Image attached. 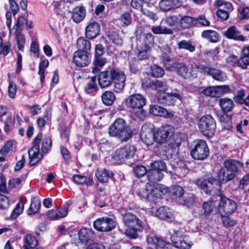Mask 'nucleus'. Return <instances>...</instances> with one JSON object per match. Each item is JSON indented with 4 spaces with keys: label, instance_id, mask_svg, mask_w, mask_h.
I'll return each instance as SVG.
<instances>
[{
    "label": "nucleus",
    "instance_id": "1",
    "mask_svg": "<svg viewBox=\"0 0 249 249\" xmlns=\"http://www.w3.org/2000/svg\"><path fill=\"white\" fill-rule=\"evenodd\" d=\"M109 136L126 142L132 137V132L126 122L122 118L117 119L109 127Z\"/></svg>",
    "mask_w": 249,
    "mask_h": 249
},
{
    "label": "nucleus",
    "instance_id": "2",
    "mask_svg": "<svg viewBox=\"0 0 249 249\" xmlns=\"http://www.w3.org/2000/svg\"><path fill=\"white\" fill-rule=\"evenodd\" d=\"M167 191V188L161 184H157L156 187L147 183L143 189L139 190L137 195L142 200L155 202V198H160Z\"/></svg>",
    "mask_w": 249,
    "mask_h": 249
},
{
    "label": "nucleus",
    "instance_id": "3",
    "mask_svg": "<svg viewBox=\"0 0 249 249\" xmlns=\"http://www.w3.org/2000/svg\"><path fill=\"white\" fill-rule=\"evenodd\" d=\"M123 221L125 226L124 234L130 238H135L137 231L142 229V221L136 215L129 212L123 215Z\"/></svg>",
    "mask_w": 249,
    "mask_h": 249
},
{
    "label": "nucleus",
    "instance_id": "4",
    "mask_svg": "<svg viewBox=\"0 0 249 249\" xmlns=\"http://www.w3.org/2000/svg\"><path fill=\"white\" fill-rule=\"evenodd\" d=\"M174 128L170 125L161 126L155 129V142L159 144H163L171 141L168 146L171 149H175L178 146V143L175 141L172 142V137L174 134Z\"/></svg>",
    "mask_w": 249,
    "mask_h": 249
},
{
    "label": "nucleus",
    "instance_id": "5",
    "mask_svg": "<svg viewBox=\"0 0 249 249\" xmlns=\"http://www.w3.org/2000/svg\"><path fill=\"white\" fill-rule=\"evenodd\" d=\"M150 165L151 169L147 172L148 183L156 187L158 184L156 183L163 178L162 171L165 170L166 165L161 160L155 161L152 162Z\"/></svg>",
    "mask_w": 249,
    "mask_h": 249
},
{
    "label": "nucleus",
    "instance_id": "6",
    "mask_svg": "<svg viewBox=\"0 0 249 249\" xmlns=\"http://www.w3.org/2000/svg\"><path fill=\"white\" fill-rule=\"evenodd\" d=\"M190 154L196 160H203L209 155V150L206 142L202 140H196L192 144Z\"/></svg>",
    "mask_w": 249,
    "mask_h": 249
},
{
    "label": "nucleus",
    "instance_id": "7",
    "mask_svg": "<svg viewBox=\"0 0 249 249\" xmlns=\"http://www.w3.org/2000/svg\"><path fill=\"white\" fill-rule=\"evenodd\" d=\"M198 125L199 130L204 136L211 138L213 135L216 128V122L211 115H207L201 117Z\"/></svg>",
    "mask_w": 249,
    "mask_h": 249
},
{
    "label": "nucleus",
    "instance_id": "8",
    "mask_svg": "<svg viewBox=\"0 0 249 249\" xmlns=\"http://www.w3.org/2000/svg\"><path fill=\"white\" fill-rule=\"evenodd\" d=\"M170 238L174 247L179 249H190L193 245V243L188 240V236L179 230H173Z\"/></svg>",
    "mask_w": 249,
    "mask_h": 249
},
{
    "label": "nucleus",
    "instance_id": "9",
    "mask_svg": "<svg viewBox=\"0 0 249 249\" xmlns=\"http://www.w3.org/2000/svg\"><path fill=\"white\" fill-rule=\"evenodd\" d=\"M135 152V148L131 145H126L117 149L112 156L114 161L118 163H124L127 159L132 157Z\"/></svg>",
    "mask_w": 249,
    "mask_h": 249
},
{
    "label": "nucleus",
    "instance_id": "10",
    "mask_svg": "<svg viewBox=\"0 0 249 249\" xmlns=\"http://www.w3.org/2000/svg\"><path fill=\"white\" fill-rule=\"evenodd\" d=\"M196 185L206 194H217L221 189V184L214 178H210L203 180H197Z\"/></svg>",
    "mask_w": 249,
    "mask_h": 249
},
{
    "label": "nucleus",
    "instance_id": "11",
    "mask_svg": "<svg viewBox=\"0 0 249 249\" xmlns=\"http://www.w3.org/2000/svg\"><path fill=\"white\" fill-rule=\"evenodd\" d=\"M218 210L221 216L232 213L237 208V204L233 200L226 197L217 196Z\"/></svg>",
    "mask_w": 249,
    "mask_h": 249
},
{
    "label": "nucleus",
    "instance_id": "12",
    "mask_svg": "<svg viewBox=\"0 0 249 249\" xmlns=\"http://www.w3.org/2000/svg\"><path fill=\"white\" fill-rule=\"evenodd\" d=\"M155 128L152 123L145 124L141 128L140 137L147 145H151L155 142Z\"/></svg>",
    "mask_w": 249,
    "mask_h": 249
},
{
    "label": "nucleus",
    "instance_id": "13",
    "mask_svg": "<svg viewBox=\"0 0 249 249\" xmlns=\"http://www.w3.org/2000/svg\"><path fill=\"white\" fill-rule=\"evenodd\" d=\"M197 71L204 75H211L214 79L224 81L227 77L225 73L215 68H213L204 65H197L195 68Z\"/></svg>",
    "mask_w": 249,
    "mask_h": 249
},
{
    "label": "nucleus",
    "instance_id": "14",
    "mask_svg": "<svg viewBox=\"0 0 249 249\" xmlns=\"http://www.w3.org/2000/svg\"><path fill=\"white\" fill-rule=\"evenodd\" d=\"M112 82L113 84V90L115 92H122L124 87L126 76L124 72L119 70H114L110 71Z\"/></svg>",
    "mask_w": 249,
    "mask_h": 249
},
{
    "label": "nucleus",
    "instance_id": "15",
    "mask_svg": "<svg viewBox=\"0 0 249 249\" xmlns=\"http://www.w3.org/2000/svg\"><path fill=\"white\" fill-rule=\"evenodd\" d=\"M42 139L41 134H39L33 140V147L28 150L30 159V163L33 165L42 158V155L39 152V143Z\"/></svg>",
    "mask_w": 249,
    "mask_h": 249
},
{
    "label": "nucleus",
    "instance_id": "16",
    "mask_svg": "<svg viewBox=\"0 0 249 249\" xmlns=\"http://www.w3.org/2000/svg\"><path fill=\"white\" fill-rule=\"evenodd\" d=\"M124 102L129 108L140 109L146 105V101L143 95L135 93L128 96Z\"/></svg>",
    "mask_w": 249,
    "mask_h": 249
},
{
    "label": "nucleus",
    "instance_id": "17",
    "mask_svg": "<svg viewBox=\"0 0 249 249\" xmlns=\"http://www.w3.org/2000/svg\"><path fill=\"white\" fill-rule=\"evenodd\" d=\"M116 225V222L108 217L99 218L93 223L95 229L101 231H110L115 227Z\"/></svg>",
    "mask_w": 249,
    "mask_h": 249
},
{
    "label": "nucleus",
    "instance_id": "18",
    "mask_svg": "<svg viewBox=\"0 0 249 249\" xmlns=\"http://www.w3.org/2000/svg\"><path fill=\"white\" fill-rule=\"evenodd\" d=\"M142 40L144 45V46L140 47L138 55V57L141 59H145L148 56V53L153 45L154 41L152 35L150 33L144 34L142 36Z\"/></svg>",
    "mask_w": 249,
    "mask_h": 249
},
{
    "label": "nucleus",
    "instance_id": "19",
    "mask_svg": "<svg viewBox=\"0 0 249 249\" xmlns=\"http://www.w3.org/2000/svg\"><path fill=\"white\" fill-rule=\"evenodd\" d=\"M147 242L151 249H172L171 244L155 236H147Z\"/></svg>",
    "mask_w": 249,
    "mask_h": 249
},
{
    "label": "nucleus",
    "instance_id": "20",
    "mask_svg": "<svg viewBox=\"0 0 249 249\" xmlns=\"http://www.w3.org/2000/svg\"><path fill=\"white\" fill-rule=\"evenodd\" d=\"M73 60L79 67H85L90 62L89 53L82 51H76L73 54Z\"/></svg>",
    "mask_w": 249,
    "mask_h": 249
},
{
    "label": "nucleus",
    "instance_id": "21",
    "mask_svg": "<svg viewBox=\"0 0 249 249\" xmlns=\"http://www.w3.org/2000/svg\"><path fill=\"white\" fill-rule=\"evenodd\" d=\"M149 113L156 116L170 118L174 116V112L168 111L158 105H151L149 107Z\"/></svg>",
    "mask_w": 249,
    "mask_h": 249
},
{
    "label": "nucleus",
    "instance_id": "22",
    "mask_svg": "<svg viewBox=\"0 0 249 249\" xmlns=\"http://www.w3.org/2000/svg\"><path fill=\"white\" fill-rule=\"evenodd\" d=\"M223 35L227 38L235 40L244 41L245 37L241 34L240 32L234 26L229 27L223 32Z\"/></svg>",
    "mask_w": 249,
    "mask_h": 249
},
{
    "label": "nucleus",
    "instance_id": "23",
    "mask_svg": "<svg viewBox=\"0 0 249 249\" xmlns=\"http://www.w3.org/2000/svg\"><path fill=\"white\" fill-rule=\"evenodd\" d=\"M155 214L160 219L168 221H172L175 218L173 211L166 206L160 207L156 211Z\"/></svg>",
    "mask_w": 249,
    "mask_h": 249
},
{
    "label": "nucleus",
    "instance_id": "24",
    "mask_svg": "<svg viewBox=\"0 0 249 249\" xmlns=\"http://www.w3.org/2000/svg\"><path fill=\"white\" fill-rule=\"evenodd\" d=\"M182 97L178 93H167L165 96L159 97V101L169 106L174 105L178 102L181 101Z\"/></svg>",
    "mask_w": 249,
    "mask_h": 249
},
{
    "label": "nucleus",
    "instance_id": "25",
    "mask_svg": "<svg viewBox=\"0 0 249 249\" xmlns=\"http://www.w3.org/2000/svg\"><path fill=\"white\" fill-rule=\"evenodd\" d=\"M100 26L96 22H91L86 27L85 33L86 36L89 39L96 37L100 33Z\"/></svg>",
    "mask_w": 249,
    "mask_h": 249
},
{
    "label": "nucleus",
    "instance_id": "26",
    "mask_svg": "<svg viewBox=\"0 0 249 249\" xmlns=\"http://www.w3.org/2000/svg\"><path fill=\"white\" fill-rule=\"evenodd\" d=\"M24 249H42L38 246V242L36 237L31 234H27L24 237Z\"/></svg>",
    "mask_w": 249,
    "mask_h": 249
},
{
    "label": "nucleus",
    "instance_id": "27",
    "mask_svg": "<svg viewBox=\"0 0 249 249\" xmlns=\"http://www.w3.org/2000/svg\"><path fill=\"white\" fill-rule=\"evenodd\" d=\"M180 5L179 0H161L159 2L160 9L164 12L171 10L173 8Z\"/></svg>",
    "mask_w": 249,
    "mask_h": 249
},
{
    "label": "nucleus",
    "instance_id": "28",
    "mask_svg": "<svg viewBox=\"0 0 249 249\" xmlns=\"http://www.w3.org/2000/svg\"><path fill=\"white\" fill-rule=\"evenodd\" d=\"M86 13V10L83 6H77L72 10V18L75 22L79 23L84 18Z\"/></svg>",
    "mask_w": 249,
    "mask_h": 249
},
{
    "label": "nucleus",
    "instance_id": "29",
    "mask_svg": "<svg viewBox=\"0 0 249 249\" xmlns=\"http://www.w3.org/2000/svg\"><path fill=\"white\" fill-rule=\"evenodd\" d=\"M112 82V78L110 73L107 71L101 72L98 77V83L102 88L109 86Z\"/></svg>",
    "mask_w": 249,
    "mask_h": 249
},
{
    "label": "nucleus",
    "instance_id": "30",
    "mask_svg": "<svg viewBox=\"0 0 249 249\" xmlns=\"http://www.w3.org/2000/svg\"><path fill=\"white\" fill-rule=\"evenodd\" d=\"M95 175L100 182H106L112 177V173L105 168H98L96 171Z\"/></svg>",
    "mask_w": 249,
    "mask_h": 249
},
{
    "label": "nucleus",
    "instance_id": "31",
    "mask_svg": "<svg viewBox=\"0 0 249 249\" xmlns=\"http://www.w3.org/2000/svg\"><path fill=\"white\" fill-rule=\"evenodd\" d=\"M94 235V231L91 229L82 228L78 232L79 240L81 242H86Z\"/></svg>",
    "mask_w": 249,
    "mask_h": 249
},
{
    "label": "nucleus",
    "instance_id": "32",
    "mask_svg": "<svg viewBox=\"0 0 249 249\" xmlns=\"http://www.w3.org/2000/svg\"><path fill=\"white\" fill-rule=\"evenodd\" d=\"M147 82L146 86L153 89L157 90L160 91H165L168 89L167 85L161 81L158 80L152 81L149 80Z\"/></svg>",
    "mask_w": 249,
    "mask_h": 249
},
{
    "label": "nucleus",
    "instance_id": "33",
    "mask_svg": "<svg viewBox=\"0 0 249 249\" xmlns=\"http://www.w3.org/2000/svg\"><path fill=\"white\" fill-rule=\"evenodd\" d=\"M77 47L78 48L77 51L88 53V51L90 50L91 45L89 41L84 37H80L77 39Z\"/></svg>",
    "mask_w": 249,
    "mask_h": 249
},
{
    "label": "nucleus",
    "instance_id": "34",
    "mask_svg": "<svg viewBox=\"0 0 249 249\" xmlns=\"http://www.w3.org/2000/svg\"><path fill=\"white\" fill-rule=\"evenodd\" d=\"M160 49L162 52L160 55V59L163 62H169L171 61L170 54L172 52V49L167 44L162 45Z\"/></svg>",
    "mask_w": 249,
    "mask_h": 249
},
{
    "label": "nucleus",
    "instance_id": "35",
    "mask_svg": "<svg viewBox=\"0 0 249 249\" xmlns=\"http://www.w3.org/2000/svg\"><path fill=\"white\" fill-rule=\"evenodd\" d=\"M177 72L179 75L185 78L196 76V73H194L193 71L189 72L188 68L183 64H179Z\"/></svg>",
    "mask_w": 249,
    "mask_h": 249
},
{
    "label": "nucleus",
    "instance_id": "36",
    "mask_svg": "<svg viewBox=\"0 0 249 249\" xmlns=\"http://www.w3.org/2000/svg\"><path fill=\"white\" fill-rule=\"evenodd\" d=\"M225 167L236 174L238 169L243 166L242 164L235 160H227L224 163Z\"/></svg>",
    "mask_w": 249,
    "mask_h": 249
},
{
    "label": "nucleus",
    "instance_id": "37",
    "mask_svg": "<svg viewBox=\"0 0 249 249\" xmlns=\"http://www.w3.org/2000/svg\"><path fill=\"white\" fill-rule=\"evenodd\" d=\"M219 104L222 110L225 112L231 111L234 104L231 99L226 98L219 99Z\"/></svg>",
    "mask_w": 249,
    "mask_h": 249
},
{
    "label": "nucleus",
    "instance_id": "38",
    "mask_svg": "<svg viewBox=\"0 0 249 249\" xmlns=\"http://www.w3.org/2000/svg\"><path fill=\"white\" fill-rule=\"evenodd\" d=\"M202 36L212 42H216L219 39V35L213 30H206L202 33Z\"/></svg>",
    "mask_w": 249,
    "mask_h": 249
},
{
    "label": "nucleus",
    "instance_id": "39",
    "mask_svg": "<svg viewBox=\"0 0 249 249\" xmlns=\"http://www.w3.org/2000/svg\"><path fill=\"white\" fill-rule=\"evenodd\" d=\"M73 180L77 184H86L87 186H91L93 182V180L91 178L79 175H74Z\"/></svg>",
    "mask_w": 249,
    "mask_h": 249
},
{
    "label": "nucleus",
    "instance_id": "40",
    "mask_svg": "<svg viewBox=\"0 0 249 249\" xmlns=\"http://www.w3.org/2000/svg\"><path fill=\"white\" fill-rule=\"evenodd\" d=\"M102 99L104 104L107 106H110L114 103L116 99V97L112 92L107 91L103 94Z\"/></svg>",
    "mask_w": 249,
    "mask_h": 249
},
{
    "label": "nucleus",
    "instance_id": "41",
    "mask_svg": "<svg viewBox=\"0 0 249 249\" xmlns=\"http://www.w3.org/2000/svg\"><path fill=\"white\" fill-rule=\"evenodd\" d=\"M198 91L199 93H203L208 96L212 97H218L216 87L200 88Z\"/></svg>",
    "mask_w": 249,
    "mask_h": 249
},
{
    "label": "nucleus",
    "instance_id": "42",
    "mask_svg": "<svg viewBox=\"0 0 249 249\" xmlns=\"http://www.w3.org/2000/svg\"><path fill=\"white\" fill-rule=\"evenodd\" d=\"M119 21L121 26L126 27L131 23V15L129 12H125L121 15Z\"/></svg>",
    "mask_w": 249,
    "mask_h": 249
},
{
    "label": "nucleus",
    "instance_id": "43",
    "mask_svg": "<svg viewBox=\"0 0 249 249\" xmlns=\"http://www.w3.org/2000/svg\"><path fill=\"white\" fill-rule=\"evenodd\" d=\"M49 62L47 59H45L40 61L39 64V71L38 72V74L40 75V79L41 82H43L44 80V71L45 69L49 66Z\"/></svg>",
    "mask_w": 249,
    "mask_h": 249
},
{
    "label": "nucleus",
    "instance_id": "44",
    "mask_svg": "<svg viewBox=\"0 0 249 249\" xmlns=\"http://www.w3.org/2000/svg\"><path fill=\"white\" fill-rule=\"evenodd\" d=\"M217 205H218L217 200L214 202L210 200L204 202L202 205L204 213L206 214L210 213L215 208Z\"/></svg>",
    "mask_w": 249,
    "mask_h": 249
},
{
    "label": "nucleus",
    "instance_id": "45",
    "mask_svg": "<svg viewBox=\"0 0 249 249\" xmlns=\"http://www.w3.org/2000/svg\"><path fill=\"white\" fill-rule=\"evenodd\" d=\"M151 31L155 34L171 35L173 33V31L171 29L160 26L152 27L151 28Z\"/></svg>",
    "mask_w": 249,
    "mask_h": 249
},
{
    "label": "nucleus",
    "instance_id": "46",
    "mask_svg": "<svg viewBox=\"0 0 249 249\" xmlns=\"http://www.w3.org/2000/svg\"><path fill=\"white\" fill-rule=\"evenodd\" d=\"M24 204V202L21 200L18 202L11 213V216L12 219H16L23 212Z\"/></svg>",
    "mask_w": 249,
    "mask_h": 249
},
{
    "label": "nucleus",
    "instance_id": "47",
    "mask_svg": "<svg viewBox=\"0 0 249 249\" xmlns=\"http://www.w3.org/2000/svg\"><path fill=\"white\" fill-rule=\"evenodd\" d=\"M178 47L179 49H185L191 52L195 50V47L191 44V42L185 40L178 42Z\"/></svg>",
    "mask_w": 249,
    "mask_h": 249
},
{
    "label": "nucleus",
    "instance_id": "48",
    "mask_svg": "<svg viewBox=\"0 0 249 249\" xmlns=\"http://www.w3.org/2000/svg\"><path fill=\"white\" fill-rule=\"evenodd\" d=\"M179 23L182 28H188L193 25V19L191 17L185 16L180 19Z\"/></svg>",
    "mask_w": 249,
    "mask_h": 249
},
{
    "label": "nucleus",
    "instance_id": "49",
    "mask_svg": "<svg viewBox=\"0 0 249 249\" xmlns=\"http://www.w3.org/2000/svg\"><path fill=\"white\" fill-rule=\"evenodd\" d=\"M16 142L14 141L10 140L6 142L4 146L0 150V153L2 155H6L13 150Z\"/></svg>",
    "mask_w": 249,
    "mask_h": 249
},
{
    "label": "nucleus",
    "instance_id": "50",
    "mask_svg": "<svg viewBox=\"0 0 249 249\" xmlns=\"http://www.w3.org/2000/svg\"><path fill=\"white\" fill-rule=\"evenodd\" d=\"M11 45L9 42H6L3 43L1 34L0 33V54L7 55L10 52Z\"/></svg>",
    "mask_w": 249,
    "mask_h": 249
},
{
    "label": "nucleus",
    "instance_id": "51",
    "mask_svg": "<svg viewBox=\"0 0 249 249\" xmlns=\"http://www.w3.org/2000/svg\"><path fill=\"white\" fill-rule=\"evenodd\" d=\"M52 140L49 136L44 138L41 147V151L44 153H46L51 148Z\"/></svg>",
    "mask_w": 249,
    "mask_h": 249
},
{
    "label": "nucleus",
    "instance_id": "52",
    "mask_svg": "<svg viewBox=\"0 0 249 249\" xmlns=\"http://www.w3.org/2000/svg\"><path fill=\"white\" fill-rule=\"evenodd\" d=\"M179 20L180 18L178 16L175 15L168 16L165 19L166 23L170 27L178 25L179 23Z\"/></svg>",
    "mask_w": 249,
    "mask_h": 249
},
{
    "label": "nucleus",
    "instance_id": "53",
    "mask_svg": "<svg viewBox=\"0 0 249 249\" xmlns=\"http://www.w3.org/2000/svg\"><path fill=\"white\" fill-rule=\"evenodd\" d=\"M151 74L156 77H160L164 74V70L161 67L154 65L151 67Z\"/></svg>",
    "mask_w": 249,
    "mask_h": 249
},
{
    "label": "nucleus",
    "instance_id": "54",
    "mask_svg": "<svg viewBox=\"0 0 249 249\" xmlns=\"http://www.w3.org/2000/svg\"><path fill=\"white\" fill-rule=\"evenodd\" d=\"M16 38L18 49L20 51H23L25 43L24 36L19 31H18L16 35Z\"/></svg>",
    "mask_w": 249,
    "mask_h": 249
},
{
    "label": "nucleus",
    "instance_id": "55",
    "mask_svg": "<svg viewBox=\"0 0 249 249\" xmlns=\"http://www.w3.org/2000/svg\"><path fill=\"white\" fill-rule=\"evenodd\" d=\"M195 202L194 195L192 194H187L184 199L181 203L188 207L193 206Z\"/></svg>",
    "mask_w": 249,
    "mask_h": 249
},
{
    "label": "nucleus",
    "instance_id": "56",
    "mask_svg": "<svg viewBox=\"0 0 249 249\" xmlns=\"http://www.w3.org/2000/svg\"><path fill=\"white\" fill-rule=\"evenodd\" d=\"M97 86L96 84V78L94 76L91 77L90 82L85 88L86 91L88 93H90L96 90Z\"/></svg>",
    "mask_w": 249,
    "mask_h": 249
},
{
    "label": "nucleus",
    "instance_id": "57",
    "mask_svg": "<svg viewBox=\"0 0 249 249\" xmlns=\"http://www.w3.org/2000/svg\"><path fill=\"white\" fill-rule=\"evenodd\" d=\"M238 17L240 19L244 20L249 18V7H241L238 9Z\"/></svg>",
    "mask_w": 249,
    "mask_h": 249
},
{
    "label": "nucleus",
    "instance_id": "58",
    "mask_svg": "<svg viewBox=\"0 0 249 249\" xmlns=\"http://www.w3.org/2000/svg\"><path fill=\"white\" fill-rule=\"evenodd\" d=\"M236 128L237 131L241 133L249 131V121L244 120L237 125Z\"/></svg>",
    "mask_w": 249,
    "mask_h": 249
},
{
    "label": "nucleus",
    "instance_id": "59",
    "mask_svg": "<svg viewBox=\"0 0 249 249\" xmlns=\"http://www.w3.org/2000/svg\"><path fill=\"white\" fill-rule=\"evenodd\" d=\"M109 39L114 44L117 45H121L123 41L122 38L119 36V35L116 32H112L108 35Z\"/></svg>",
    "mask_w": 249,
    "mask_h": 249
},
{
    "label": "nucleus",
    "instance_id": "60",
    "mask_svg": "<svg viewBox=\"0 0 249 249\" xmlns=\"http://www.w3.org/2000/svg\"><path fill=\"white\" fill-rule=\"evenodd\" d=\"M135 176L141 177L147 173L146 168L143 165H137L133 169Z\"/></svg>",
    "mask_w": 249,
    "mask_h": 249
},
{
    "label": "nucleus",
    "instance_id": "61",
    "mask_svg": "<svg viewBox=\"0 0 249 249\" xmlns=\"http://www.w3.org/2000/svg\"><path fill=\"white\" fill-rule=\"evenodd\" d=\"M27 20L23 17L21 16L18 18L17 22L14 28L16 27L17 31H21L22 30L26 24H27Z\"/></svg>",
    "mask_w": 249,
    "mask_h": 249
},
{
    "label": "nucleus",
    "instance_id": "62",
    "mask_svg": "<svg viewBox=\"0 0 249 249\" xmlns=\"http://www.w3.org/2000/svg\"><path fill=\"white\" fill-rule=\"evenodd\" d=\"M227 172L224 169H223V168H221L218 174L219 180L222 183H226L231 180L230 177L227 176Z\"/></svg>",
    "mask_w": 249,
    "mask_h": 249
},
{
    "label": "nucleus",
    "instance_id": "63",
    "mask_svg": "<svg viewBox=\"0 0 249 249\" xmlns=\"http://www.w3.org/2000/svg\"><path fill=\"white\" fill-rule=\"evenodd\" d=\"M17 93V86L12 81H10L8 87V94L10 98H14Z\"/></svg>",
    "mask_w": 249,
    "mask_h": 249
},
{
    "label": "nucleus",
    "instance_id": "64",
    "mask_svg": "<svg viewBox=\"0 0 249 249\" xmlns=\"http://www.w3.org/2000/svg\"><path fill=\"white\" fill-rule=\"evenodd\" d=\"M228 215L221 216L222 221L223 225L226 227H232L236 224V221L231 219Z\"/></svg>",
    "mask_w": 249,
    "mask_h": 249
}]
</instances>
